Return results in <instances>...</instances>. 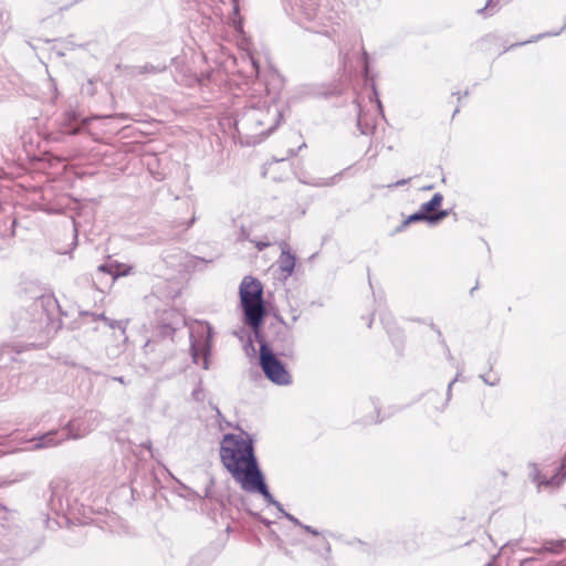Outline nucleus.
Wrapping results in <instances>:
<instances>
[{
  "instance_id": "obj_35",
  "label": "nucleus",
  "mask_w": 566,
  "mask_h": 566,
  "mask_svg": "<svg viewBox=\"0 0 566 566\" xmlns=\"http://www.w3.org/2000/svg\"><path fill=\"white\" fill-rule=\"evenodd\" d=\"M296 318H297V315H296V314H293V315H292V321H293V322H295V321H296Z\"/></svg>"
},
{
  "instance_id": "obj_24",
  "label": "nucleus",
  "mask_w": 566,
  "mask_h": 566,
  "mask_svg": "<svg viewBox=\"0 0 566 566\" xmlns=\"http://www.w3.org/2000/svg\"><path fill=\"white\" fill-rule=\"evenodd\" d=\"M306 147V143L305 142H302L297 148H293V147H290L286 153H287V156L289 157H293L297 154L298 150H301L302 148H305Z\"/></svg>"
},
{
  "instance_id": "obj_6",
  "label": "nucleus",
  "mask_w": 566,
  "mask_h": 566,
  "mask_svg": "<svg viewBox=\"0 0 566 566\" xmlns=\"http://www.w3.org/2000/svg\"><path fill=\"white\" fill-rule=\"evenodd\" d=\"M206 333H207V339L202 346L197 345L196 343H192L191 349H192V357L196 364H199V353H202V367L205 369L208 368V353L210 349V339L212 337V331L210 326H206Z\"/></svg>"
},
{
  "instance_id": "obj_11",
  "label": "nucleus",
  "mask_w": 566,
  "mask_h": 566,
  "mask_svg": "<svg viewBox=\"0 0 566 566\" xmlns=\"http://www.w3.org/2000/svg\"><path fill=\"white\" fill-rule=\"evenodd\" d=\"M429 219L427 216H424L420 210L416 211L415 213L410 214L407 219L403 220V222L396 229L397 232H400L406 229L411 223L415 222H427L429 224Z\"/></svg>"
},
{
  "instance_id": "obj_39",
  "label": "nucleus",
  "mask_w": 566,
  "mask_h": 566,
  "mask_svg": "<svg viewBox=\"0 0 566 566\" xmlns=\"http://www.w3.org/2000/svg\"><path fill=\"white\" fill-rule=\"evenodd\" d=\"M374 408L377 409L376 401H373Z\"/></svg>"
},
{
  "instance_id": "obj_13",
  "label": "nucleus",
  "mask_w": 566,
  "mask_h": 566,
  "mask_svg": "<svg viewBox=\"0 0 566 566\" xmlns=\"http://www.w3.org/2000/svg\"><path fill=\"white\" fill-rule=\"evenodd\" d=\"M460 377H461V370H459L457 373L455 377L449 382L448 388H447L446 398L443 399L442 405L441 406H437L438 411H443L447 408V406H448V403H449V401L451 400V397H452V387H453V385L457 381L460 380Z\"/></svg>"
},
{
  "instance_id": "obj_27",
  "label": "nucleus",
  "mask_w": 566,
  "mask_h": 566,
  "mask_svg": "<svg viewBox=\"0 0 566 566\" xmlns=\"http://www.w3.org/2000/svg\"><path fill=\"white\" fill-rule=\"evenodd\" d=\"M363 60H364V72L365 74L367 75L368 74V71H369V66H368V53L363 50Z\"/></svg>"
},
{
  "instance_id": "obj_25",
  "label": "nucleus",
  "mask_w": 566,
  "mask_h": 566,
  "mask_svg": "<svg viewBox=\"0 0 566 566\" xmlns=\"http://www.w3.org/2000/svg\"><path fill=\"white\" fill-rule=\"evenodd\" d=\"M357 127H358V129L360 130V133L363 135H368L369 134V127L367 125L366 126L363 125L360 117H358Z\"/></svg>"
},
{
  "instance_id": "obj_32",
  "label": "nucleus",
  "mask_w": 566,
  "mask_h": 566,
  "mask_svg": "<svg viewBox=\"0 0 566 566\" xmlns=\"http://www.w3.org/2000/svg\"><path fill=\"white\" fill-rule=\"evenodd\" d=\"M531 562H533V558H525V559L521 560V566H526Z\"/></svg>"
},
{
  "instance_id": "obj_19",
  "label": "nucleus",
  "mask_w": 566,
  "mask_h": 566,
  "mask_svg": "<svg viewBox=\"0 0 566 566\" xmlns=\"http://www.w3.org/2000/svg\"><path fill=\"white\" fill-rule=\"evenodd\" d=\"M98 270L102 272H107V273L112 274L114 277H117L119 275H128L132 271V268L127 266L120 272H115V271H113L112 268H109L107 265H101V266H98Z\"/></svg>"
},
{
  "instance_id": "obj_15",
  "label": "nucleus",
  "mask_w": 566,
  "mask_h": 566,
  "mask_svg": "<svg viewBox=\"0 0 566 566\" xmlns=\"http://www.w3.org/2000/svg\"><path fill=\"white\" fill-rule=\"evenodd\" d=\"M53 436H54L53 432H49V433L42 436L39 439V442L34 446V448L40 449V448H49V447L57 446L60 443V441H54Z\"/></svg>"
},
{
  "instance_id": "obj_2",
  "label": "nucleus",
  "mask_w": 566,
  "mask_h": 566,
  "mask_svg": "<svg viewBox=\"0 0 566 566\" xmlns=\"http://www.w3.org/2000/svg\"><path fill=\"white\" fill-rule=\"evenodd\" d=\"M261 283L245 276L240 285V303L244 315V323L252 329L258 331L265 315V307L262 298Z\"/></svg>"
},
{
  "instance_id": "obj_8",
  "label": "nucleus",
  "mask_w": 566,
  "mask_h": 566,
  "mask_svg": "<svg viewBox=\"0 0 566 566\" xmlns=\"http://www.w3.org/2000/svg\"><path fill=\"white\" fill-rule=\"evenodd\" d=\"M442 201H443V196L442 193L440 192H437L432 196V198L427 201V202H423L419 210L424 214L427 216L428 218H430L433 212L441 207L442 205Z\"/></svg>"
},
{
  "instance_id": "obj_26",
  "label": "nucleus",
  "mask_w": 566,
  "mask_h": 566,
  "mask_svg": "<svg viewBox=\"0 0 566 566\" xmlns=\"http://www.w3.org/2000/svg\"><path fill=\"white\" fill-rule=\"evenodd\" d=\"M272 244V241L270 239H266L265 241H256L255 247L261 251L266 247H270Z\"/></svg>"
},
{
  "instance_id": "obj_33",
  "label": "nucleus",
  "mask_w": 566,
  "mask_h": 566,
  "mask_svg": "<svg viewBox=\"0 0 566 566\" xmlns=\"http://www.w3.org/2000/svg\"><path fill=\"white\" fill-rule=\"evenodd\" d=\"M373 321H374L373 316L367 317L366 323H367V327H368V328H370V327H371V325H373Z\"/></svg>"
},
{
  "instance_id": "obj_31",
  "label": "nucleus",
  "mask_w": 566,
  "mask_h": 566,
  "mask_svg": "<svg viewBox=\"0 0 566 566\" xmlns=\"http://www.w3.org/2000/svg\"><path fill=\"white\" fill-rule=\"evenodd\" d=\"M290 138H298V139H301V138H302V136H301V135H298L296 132H291V133H290Z\"/></svg>"
},
{
  "instance_id": "obj_34",
  "label": "nucleus",
  "mask_w": 566,
  "mask_h": 566,
  "mask_svg": "<svg viewBox=\"0 0 566 566\" xmlns=\"http://www.w3.org/2000/svg\"><path fill=\"white\" fill-rule=\"evenodd\" d=\"M433 187H434L433 185H428V186H423L421 189L424 191H429V190H432Z\"/></svg>"
},
{
  "instance_id": "obj_17",
  "label": "nucleus",
  "mask_w": 566,
  "mask_h": 566,
  "mask_svg": "<svg viewBox=\"0 0 566 566\" xmlns=\"http://www.w3.org/2000/svg\"><path fill=\"white\" fill-rule=\"evenodd\" d=\"M449 216V210H443L438 208L433 214L429 219L430 226H436L440 223L443 219H446Z\"/></svg>"
},
{
  "instance_id": "obj_20",
  "label": "nucleus",
  "mask_w": 566,
  "mask_h": 566,
  "mask_svg": "<svg viewBox=\"0 0 566 566\" xmlns=\"http://www.w3.org/2000/svg\"><path fill=\"white\" fill-rule=\"evenodd\" d=\"M480 378L485 385L491 387H494L500 382V377L496 374L480 375Z\"/></svg>"
},
{
  "instance_id": "obj_4",
  "label": "nucleus",
  "mask_w": 566,
  "mask_h": 566,
  "mask_svg": "<svg viewBox=\"0 0 566 566\" xmlns=\"http://www.w3.org/2000/svg\"><path fill=\"white\" fill-rule=\"evenodd\" d=\"M285 520L292 522L296 530H291L289 532H285V537H287V543L290 545H306L308 544L306 541V535L311 534L317 538V542L315 544L316 551L325 556V559L327 560L331 554V545L326 541L322 534L311 526L302 525L300 521L293 516L292 514L285 512Z\"/></svg>"
},
{
  "instance_id": "obj_1",
  "label": "nucleus",
  "mask_w": 566,
  "mask_h": 566,
  "mask_svg": "<svg viewBox=\"0 0 566 566\" xmlns=\"http://www.w3.org/2000/svg\"><path fill=\"white\" fill-rule=\"evenodd\" d=\"M220 457L223 465L242 490L261 494L265 501L276 504L279 510H282L268 491L253 453L252 441L248 436L226 434L221 441Z\"/></svg>"
},
{
  "instance_id": "obj_16",
  "label": "nucleus",
  "mask_w": 566,
  "mask_h": 566,
  "mask_svg": "<svg viewBox=\"0 0 566 566\" xmlns=\"http://www.w3.org/2000/svg\"><path fill=\"white\" fill-rule=\"evenodd\" d=\"M499 1L488 0L485 6L478 10L479 14L493 15L499 11Z\"/></svg>"
},
{
  "instance_id": "obj_23",
  "label": "nucleus",
  "mask_w": 566,
  "mask_h": 566,
  "mask_svg": "<svg viewBox=\"0 0 566 566\" xmlns=\"http://www.w3.org/2000/svg\"><path fill=\"white\" fill-rule=\"evenodd\" d=\"M430 327H431V329H432V331H434V332L438 334V336H439V338H440V342L446 346L447 357H448L449 359H452V356H451L450 349H449V348H448V346L446 345V342H444V339H443V337H442V334H441V332H440L439 327H437L433 323L430 325Z\"/></svg>"
},
{
  "instance_id": "obj_9",
  "label": "nucleus",
  "mask_w": 566,
  "mask_h": 566,
  "mask_svg": "<svg viewBox=\"0 0 566 566\" xmlns=\"http://www.w3.org/2000/svg\"><path fill=\"white\" fill-rule=\"evenodd\" d=\"M564 470H566V465H564V461H563L560 467L555 472V474L552 475L551 478H546V480L544 482V488L560 486L566 479V472H564Z\"/></svg>"
},
{
  "instance_id": "obj_37",
  "label": "nucleus",
  "mask_w": 566,
  "mask_h": 566,
  "mask_svg": "<svg viewBox=\"0 0 566 566\" xmlns=\"http://www.w3.org/2000/svg\"><path fill=\"white\" fill-rule=\"evenodd\" d=\"M234 13L238 14V7H234Z\"/></svg>"
},
{
  "instance_id": "obj_30",
  "label": "nucleus",
  "mask_w": 566,
  "mask_h": 566,
  "mask_svg": "<svg viewBox=\"0 0 566 566\" xmlns=\"http://www.w3.org/2000/svg\"><path fill=\"white\" fill-rule=\"evenodd\" d=\"M292 382V377L285 369V386Z\"/></svg>"
},
{
  "instance_id": "obj_10",
  "label": "nucleus",
  "mask_w": 566,
  "mask_h": 566,
  "mask_svg": "<svg viewBox=\"0 0 566 566\" xmlns=\"http://www.w3.org/2000/svg\"><path fill=\"white\" fill-rule=\"evenodd\" d=\"M528 478L536 484L538 491L544 488L546 476L541 472L536 463L528 464Z\"/></svg>"
},
{
  "instance_id": "obj_18",
  "label": "nucleus",
  "mask_w": 566,
  "mask_h": 566,
  "mask_svg": "<svg viewBox=\"0 0 566 566\" xmlns=\"http://www.w3.org/2000/svg\"><path fill=\"white\" fill-rule=\"evenodd\" d=\"M66 429H67L66 438H71V439L82 438V437L86 436L88 432V430H86V429H84V430L75 429V423H70Z\"/></svg>"
},
{
  "instance_id": "obj_36",
  "label": "nucleus",
  "mask_w": 566,
  "mask_h": 566,
  "mask_svg": "<svg viewBox=\"0 0 566 566\" xmlns=\"http://www.w3.org/2000/svg\"><path fill=\"white\" fill-rule=\"evenodd\" d=\"M377 103H378V107L381 109V107H382V106H381L380 101H379V99H377Z\"/></svg>"
},
{
  "instance_id": "obj_21",
  "label": "nucleus",
  "mask_w": 566,
  "mask_h": 566,
  "mask_svg": "<svg viewBox=\"0 0 566 566\" xmlns=\"http://www.w3.org/2000/svg\"><path fill=\"white\" fill-rule=\"evenodd\" d=\"M350 545H355L356 548L361 552V553H365L367 555L371 554V546L367 543H364L359 539H354L353 542L349 543Z\"/></svg>"
},
{
  "instance_id": "obj_28",
  "label": "nucleus",
  "mask_w": 566,
  "mask_h": 566,
  "mask_svg": "<svg viewBox=\"0 0 566 566\" xmlns=\"http://www.w3.org/2000/svg\"><path fill=\"white\" fill-rule=\"evenodd\" d=\"M410 180V178L408 179H400L398 181H396L395 184H391V185H388L389 188H397V187H400V186H403L406 184H408Z\"/></svg>"
},
{
  "instance_id": "obj_5",
  "label": "nucleus",
  "mask_w": 566,
  "mask_h": 566,
  "mask_svg": "<svg viewBox=\"0 0 566 566\" xmlns=\"http://www.w3.org/2000/svg\"><path fill=\"white\" fill-rule=\"evenodd\" d=\"M260 365L271 381L277 385L283 384V365L266 344L260 347Z\"/></svg>"
},
{
  "instance_id": "obj_3",
  "label": "nucleus",
  "mask_w": 566,
  "mask_h": 566,
  "mask_svg": "<svg viewBox=\"0 0 566 566\" xmlns=\"http://www.w3.org/2000/svg\"><path fill=\"white\" fill-rule=\"evenodd\" d=\"M272 123L273 118L269 112L261 108H251L237 122V127L249 140L256 143L271 130Z\"/></svg>"
},
{
  "instance_id": "obj_29",
  "label": "nucleus",
  "mask_w": 566,
  "mask_h": 566,
  "mask_svg": "<svg viewBox=\"0 0 566 566\" xmlns=\"http://www.w3.org/2000/svg\"><path fill=\"white\" fill-rule=\"evenodd\" d=\"M233 25H234L235 30L241 31L242 24H241V20L240 19L238 21L233 20Z\"/></svg>"
},
{
  "instance_id": "obj_22",
  "label": "nucleus",
  "mask_w": 566,
  "mask_h": 566,
  "mask_svg": "<svg viewBox=\"0 0 566 566\" xmlns=\"http://www.w3.org/2000/svg\"><path fill=\"white\" fill-rule=\"evenodd\" d=\"M427 396H428V400L432 401L434 409L438 410L437 406H441L443 402V400H441L440 402L438 401V400H440V396H441L440 392L437 390H430L427 392Z\"/></svg>"
},
{
  "instance_id": "obj_12",
  "label": "nucleus",
  "mask_w": 566,
  "mask_h": 566,
  "mask_svg": "<svg viewBox=\"0 0 566 566\" xmlns=\"http://www.w3.org/2000/svg\"><path fill=\"white\" fill-rule=\"evenodd\" d=\"M566 546V541H547L544 543L543 551L553 554H559Z\"/></svg>"
},
{
  "instance_id": "obj_38",
  "label": "nucleus",
  "mask_w": 566,
  "mask_h": 566,
  "mask_svg": "<svg viewBox=\"0 0 566 566\" xmlns=\"http://www.w3.org/2000/svg\"><path fill=\"white\" fill-rule=\"evenodd\" d=\"M459 112V108H455L453 112V116Z\"/></svg>"
},
{
  "instance_id": "obj_14",
  "label": "nucleus",
  "mask_w": 566,
  "mask_h": 566,
  "mask_svg": "<svg viewBox=\"0 0 566 566\" xmlns=\"http://www.w3.org/2000/svg\"><path fill=\"white\" fill-rule=\"evenodd\" d=\"M296 266V258L290 249L285 248V280L290 276Z\"/></svg>"
},
{
  "instance_id": "obj_7",
  "label": "nucleus",
  "mask_w": 566,
  "mask_h": 566,
  "mask_svg": "<svg viewBox=\"0 0 566 566\" xmlns=\"http://www.w3.org/2000/svg\"><path fill=\"white\" fill-rule=\"evenodd\" d=\"M263 177L272 181L280 182L283 175V166L281 160L273 159L266 163L263 167Z\"/></svg>"
}]
</instances>
